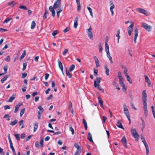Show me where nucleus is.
I'll return each instance as SVG.
<instances>
[{
  "mask_svg": "<svg viewBox=\"0 0 155 155\" xmlns=\"http://www.w3.org/2000/svg\"><path fill=\"white\" fill-rule=\"evenodd\" d=\"M8 77V75H6L4 77L2 78L1 80V81L2 83H3L5 81Z\"/></svg>",
  "mask_w": 155,
  "mask_h": 155,
  "instance_id": "21",
  "label": "nucleus"
},
{
  "mask_svg": "<svg viewBox=\"0 0 155 155\" xmlns=\"http://www.w3.org/2000/svg\"><path fill=\"white\" fill-rule=\"evenodd\" d=\"M26 55V51L24 50V51L22 53V54L21 56V57L20 58V61H21V60Z\"/></svg>",
  "mask_w": 155,
  "mask_h": 155,
  "instance_id": "25",
  "label": "nucleus"
},
{
  "mask_svg": "<svg viewBox=\"0 0 155 155\" xmlns=\"http://www.w3.org/2000/svg\"><path fill=\"white\" fill-rule=\"evenodd\" d=\"M97 70H95V69H94V75L95 76H97Z\"/></svg>",
  "mask_w": 155,
  "mask_h": 155,
  "instance_id": "57",
  "label": "nucleus"
},
{
  "mask_svg": "<svg viewBox=\"0 0 155 155\" xmlns=\"http://www.w3.org/2000/svg\"><path fill=\"white\" fill-rule=\"evenodd\" d=\"M106 52L107 53V57L108 58L111 57V56H110V53L109 51H106Z\"/></svg>",
  "mask_w": 155,
  "mask_h": 155,
  "instance_id": "64",
  "label": "nucleus"
},
{
  "mask_svg": "<svg viewBox=\"0 0 155 155\" xmlns=\"http://www.w3.org/2000/svg\"><path fill=\"white\" fill-rule=\"evenodd\" d=\"M49 76V74L48 73L45 74V79L46 80H47Z\"/></svg>",
  "mask_w": 155,
  "mask_h": 155,
  "instance_id": "63",
  "label": "nucleus"
},
{
  "mask_svg": "<svg viewBox=\"0 0 155 155\" xmlns=\"http://www.w3.org/2000/svg\"><path fill=\"white\" fill-rule=\"evenodd\" d=\"M4 73L5 74H6L7 73V70L8 69V68L7 66H5L4 67Z\"/></svg>",
  "mask_w": 155,
  "mask_h": 155,
  "instance_id": "56",
  "label": "nucleus"
},
{
  "mask_svg": "<svg viewBox=\"0 0 155 155\" xmlns=\"http://www.w3.org/2000/svg\"><path fill=\"white\" fill-rule=\"evenodd\" d=\"M5 60L7 61H10V57L9 56H7Z\"/></svg>",
  "mask_w": 155,
  "mask_h": 155,
  "instance_id": "59",
  "label": "nucleus"
},
{
  "mask_svg": "<svg viewBox=\"0 0 155 155\" xmlns=\"http://www.w3.org/2000/svg\"><path fill=\"white\" fill-rule=\"evenodd\" d=\"M144 144L145 146L146 150V154L147 155H148L149 152V148L148 145L147 144V143H145Z\"/></svg>",
  "mask_w": 155,
  "mask_h": 155,
  "instance_id": "20",
  "label": "nucleus"
},
{
  "mask_svg": "<svg viewBox=\"0 0 155 155\" xmlns=\"http://www.w3.org/2000/svg\"><path fill=\"white\" fill-rule=\"evenodd\" d=\"M19 107H20V106L18 105H17L15 106V111H14L15 113H16L17 112Z\"/></svg>",
  "mask_w": 155,
  "mask_h": 155,
  "instance_id": "44",
  "label": "nucleus"
},
{
  "mask_svg": "<svg viewBox=\"0 0 155 155\" xmlns=\"http://www.w3.org/2000/svg\"><path fill=\"white\" fill-rule=\"evenodd\" d=\"M136 10L137 12L143 14L146 16H147L149 15V13L147 11L145 10L143 8H137L136 9Z\"/></svg>",
  "mask_w": 155,
  "mask_h": 155,
  "instance_id": "3",
  "label": "nucleus"
},
{
  "mask_svg": "<svg viewBox=\"0 0 155 155\" xmlns=\"http://www.w3.org/2000/svg\"><path fill=\"white\" fill-rule=\"evenodd\" d=\"M119 79V83L123 87H124L125 86V84H124L123 82V78Z\"/></svg>",
  "mask_w": 155,
  "mask_h": 155,
  "instance_id": "23",
  "label": "nucleus"
},
{
  "mask_svg": "<svg viewBox=\"0 0 155 155\" xmlns=\"http://www.w3.org/2000/svg\"><path fill=\"white\" fill-rule=\"evenodd\" d=\"M143 109L144 112V115L147 117L148 115V110L147 109V104H143Z\"/></svg>",
  "mask_w": 155,
  "mask_h": 155,
  "instance_id": "8",
  "label": "nucleus"
},
{
  "mask_svg": "<svg viewBox=\"0 0 155 155\" xmlns=\"http://www.w3.org/2000/svg\"><path fill=\"white\" fill-rule=\"evenodd\" d=\"M61 4V2L58 1H56L54 4L53 7L54 9H56L58 8Z\"/></svg>",
  "mask_w": 155,
  "mask_h": 155,
  "instance_id": "12",
  "label": "nucleus"
},
{
  "mask_svg": "<svg viewBox=\"0 0 155 155\" xmlns=\"http://www.w3.org/2000/svg\"><path fill=\"white\" fill-rule=\"evenodd\" d=\"M101 78L100 77H97L96 80L94 81V86L95 87H97V85H99L101 82Z\"/></svg>",
  "mask_w": 155,
  "mask_h": 155,
  "instance_id": "7",
  "label": "nucleus"
},
{
  "mask_svg": "<svg viewBox=\"0 0 155 155\" xmlns=\"http://www.w3.org/2000/svg\"><path fill=\"white\" fill-rule=\"evenodd\" d=\"M127 72V69H126V70H124V74H125V76H127V75H128V74Z\"/></svg>",
  "mask_w": 155,
  "mask_h": 155,
  "instance_id": "58",
  "label": "nucleus"
},
{
  "mask_svg": "<svg viewBox=\"0 0 155 155\" xmlns=\"http://www.w3.org/2000/svg\"><path fill=\"white\" fill-rule=\"evenodd\" d=\"M134 26V23L132 22L131 25L129 26L127 29L129 35L130 36L131 35V32L133 30V27Z\"/></svg>",
  "mask_w": 155,
  "mask_h": 155,
  "instance_id": "6",
  "label": "nucleus"
},
{
  "mask_svg": "<svg viewBox=\"0 0 155 155\" xmlns=\"http://www.w3.org/2000/svg\"><path fill=\"white\" fill-rule=\"evenodd\" d=\"M15 97V95H13L12 96L10 97L9 98L8 101L9 102H12L13 101V100H14Z\"/></svg>",
  "mask_w": 155,
  "mask_h": 155,
  "instance_id": "26",
  "label": "nucleus"
},
{
  "mask_svg": "<svg viewBox=\"0 0 155 155\" xmlns=\"http://www.w3.org/2000/svg\"><path fill=\"white\" fill-rule=\"evenodd\" d=\"M87 139L91 142H93V140L92 138V136L91 134L90 133H89L88 134L87 136Z\"/></svg>",
  "mask_w": 155,
  "mask_h": 155,
  "instance_id": "14",
  "label": "nucleus"
},
{
  "mask_svg": "<svg viewBox=\"0 0 155 155\" xmlns=\"http://www.w3.org/2000/svg\"><path fill=\"white\" fill-rule=\"evenodd\" d=\"M98 102H99V104H100V106L101 107L103 108H104V106L103 105V101H102V100L99 97H98Z\"/></svg>",
  "mask_w": 155,
  "mask_h": 155,
  "instance_id": "18",
  "label": "nucleus"
},
{
  "mask_svg": "<svg viewBox=\"0 0 155 155\" xmlns=\"http://www.w3.org/2000/svg\"><path fill=\"white\" fill-rule=\"evenodd\" d=\"M144 77H145V81L148 84V86L150 87L151 84V81L147 76L145 75Z\"/></svg>",
  "mask_w": 155,
  "mask_h": 155,
  "instance_id": "13",
  "label": "nucleus"
},
{
  "mask_svg": "<svg viewBox=\"0 0 155 155\" xmlns=\"http://www.w3.org/2000/svg\"><path fill=\"white\" fill-rule=\"evenodd\" d=\"M69 130L71 132L72 134H74V130L73 128L71 126H70L69 127Z\"/></svg>",
  "mask_w": 155,
  "mask_h": 155,
  "instance_id": "45",
  "label": "nucleus"
},
{
  "mask_svg": "<svg viewBox=\"0 0 155 155\" xmlns=\"http://www.w3.org/2000/svg\"><path fill=\"white\" fill-rule=\"evenodd\" d=\"M99 51L100 53H101L103 51V48L102 47L101 45V43H99Z\"/></svg>",
  "mask_w": 155,
  "mask_h": 155,
  "instance_id": "38",
  "label": "nucleus"
},
{
  "mask_svg": "<svg viewBox=\"0 0 155 155\" xmlns=\"http://www.w3.org/2000/svg\"><path fill=\"white\" fill-rule=\"evenodd\" d=\"M72 104L71 101H69V105L68 106V109L70 112L72 114H73L74 112L72 108Z\"/></svg>",
  "mask_w": 155,
  "mask_h": 155,
  "instance_id": "11",
  "label": "nucleus"
},
{
  "mask_svg": "<svg viewBox=\"0 0 155 155\" xmlns=\"http://www.w3.org/2000/svg\"><path fill=\"white\" fill-rule=\"evenodd\" d=\"M27 74V73L25 72L23 73L22 74L21 78H25L26 77Z\"/></svg>",
  "mask_w": 155,
  "mask_h": 155,
  "instance_id": "51",
  "label": "nucleus"
},
{
  "mask_svg": "<svg viewBox=\"0 0 155 155\" xmlns=\"http://www.w3.org/2000/svg\"><path fill=\"white\" fill-rule=\"evenodd\" d=\"M87 8L90 13L92 17H93V15L92 10V9L90 7H87Z\"/></svg>",
  "mask_w": 155,
  "mask_h": 155,
  "instance_id": "30",
  "label": "nucleus"
},
{
  "mask_svg": "<svg viewBox=\"0 0 155 155\" xmlns=\"http://www.w3.org/2000/svg\"><path fill=\"white\" fill-rule=\"evenodd\" d=\"M35 146L39 148V143L38 141H37L35 142Z\"/></svg>",
  "mask_w": 155,
  "mask_h": 155,
  "instance_id": "61",
  "label": "nucleus"
},
{
  "mask_svg": "<svg viewBox=\"0 0 155 155\" xmlns=\"http://www.w3.org/2000/svg\"><path fill=\"white\" fill-rule=\"evenodd\" d=\"M124 113L126 114V116L127 117L128 119V120L129 121V124H130L131 123V120L130 118V115L128 110L125 111Z\"/></svg>",
  "mask_w": 155,
  "mask_h": 155,
  "instance_id": "15",
  "label": "nucleus"
},
{
  "mask_svg": "<svg viewBox=\"0 0 155 155\" xmlns=\"http://www.w3.org/2000/svg\"><path fill=\"white\" fill-rule=\"evenodd\" d=\"M126 77L127 81H129L130 84H132V81L130 76L129 75H127Z\"/></svg>",
  "mask_w": 155,
  "mask_h": 155,
  "instance_id": "34",
  "label": "nucleus"
},
{
  "mask_svg": "<svg viewBox=\"0 0 155 155\" xmlns=\"http://www.w3.org/2000/svg\"><path fill=\"white\" fill-rule=\"evenodd\" d=\"M66 75L69 78H71L72 77V75L71 74L69 73L68 70H66Z\"/></svg>",
  "mask_w": 155,
  "mask_h": 155,
  "instance_id": "37",
  "label": "nucleus"
},
{
  "mask_svg": "<svg viewBox=\"0 0 155 155\" xmlns=\"http://www.w3.org/2000/svg\"><path fill=\"white\" fill-rule=\"evenodd\" d=\"M131 132L132 136L136 139L139 137V135L137 132L136 129L132 128L131 129Z\"/></svg>",
  "mask_w": 155,
  "mask_h": 155,
  "instance_id": "1",
  "label": "nucleus"
},
{
  "mask_svg": "<svg viewBox=\"0 0 155 155\" xmlns=\"http://www.w3.org/2000/svg\"><path fill=\"white\" fill-rule=\"evenodd\" d=\"M36 24L34 21H33L31 24V29H34L35 26Z\"/></svg>",
  "mask_w": 155,
  "mask_h": 155,
  "instance_id": "27",
  "label": "nucleus"
},
{
  "mask_svg": "<svg viewBox=\"0 0 155 155\" xmlns=\"http://www.w3.org/2000/svg\"><path fill=\"white\" fill-rule=\"evenodd\" d=\"M96 66L97 67H100V65L99 64V60L95 61Z\"/></svg>",
  "mask_w": 155,
  "mask_h": 155,
  "instance_id": "50",
  "label": "nucleus"
},
{
  "mask_svg": "<svg viewBox=\"0 0 155 155\" xmlns=\"http://www.w3.org/2000/svg\"><path fill=\"white\" fill-rule=\"evenodd\" d=\"M49 9L50 11L51 12L52 16L54 17L55 15V12L54 10L55 9L52 6H50L49 7Z\"/></svg>",
  "mask_w": 155,
  "mask_h": 155,
  "instance_id": "10",
  "label": "nucleus"
},
{
  "mask_svg": "<svg viewBox=\"0 0 155 155\" xmlns=\"http://www.w3.org/2000/svg\"><path fill=\"white\" fill-rule=\"evenodd\" d=\"M106 69L105 73L107 76H109V69L107 68V65H106L104 67Z\"/></svg>",
  "mask_w": 155,
  "mask_h": 155,
  "instance_id": "24",
  "label": "nucleus"
},
{
  "mask_svg": "<svg viewBox=\"0 0 155 155\" xmlns=\"http://www.w3.org/2000/svg\"><path fill=\"white\" fill-rule=\"evenodd\" d=\"M118 77L119 79H123V78L122 77L121 72L119 71L118 72Z\"/></svg>",
  "mask_w": 155,
  "mask_h": 155,
  "instance_id": "47",
  "label": "nucleus"
},
{
  "mask_svg": "<svg viewBox=\"0 0 155 155\" xmlns=\"http://www.w3.org/2000/svg\"><path fill=\"white\" fill-rule=\"evenodd\" d=\"M124 111L128 110V109L127 107L126 104H124Z\"/></svg>",
  "mask_w": 155,
  "mask_h": 155,
  "instance_id": "62",
  "label": "nucleus"
},
{
  "mask_svg": "<svg viewBox=\"0 0 155 155\" xmlns=\"http://www.w3.org/2000/svg\"><path fill=\"white\" fill-rule=\"evenodd\" d=\"M78 25V23L77 21H74V27L76 28L77 27V26Z\"/></svg>",
  "mask_w": 155,
  "mask_h": 155,
  "instance_id": "54",
  "label": "nucleus"
},
{
  "mask_svg": "<svg viewBox=\"0 0 155 155\" xmlns=\"http://www.w3.org/2000/svg\"><path fill=\"white\" fill-rule=\"evenodd\" d=\"M12 19V18H6L3 22V23H7Z\"/></svg>",
  "mask_w": 155,
  "mask_h": 155,
  "instance_id": "35",
  "label": "nucleus"
},
{
  "mask_svg": "<svg viewBox=\"0 0 155 155\" xmlns=\"http://www.w3.org/2000/svg\"><path fill=\"white\" fill-rule=\"evenodd\" d=\"M70 29V28L69 27H67L66 28L63 30V32L64 33H66L68 31H69Z\"/></svg>",
  "mask_w": 155,
  "mask_h": 155,
  "instance_id": "52",
  "label": "nucleus"
},
{
  "mask_svg": "<svg viewBox=\"0 0 155 155\" xmlns=\"http://www.w3.org/2000/svg\"><path fill=\"white\" fill-rule=\"evenodd\" d=\"M82 123L84 124V126L86 130H87V122L84 118H83L82 120Z\"/></svg>",
  "mask_w": 155,
  "mask_h": 155,
  "instance_id": "19",
  "label": "nucleus"
},
{
  "mask_svg": "<svg viewBox=\"0 0 155 155\" xmlns=\"http://www.w3.org/2000/svg\"><path fill=\"white\" fill-rule=\"evenodd\" d=\"M110 5L111 7H110V9H113L115 7L113 3V2L112 1H110Z\"/></svg>",
  "mask_w": 155,
  "mask_h": 155,
  "instance_id": "40",
  "label": "nucleus"
},
{
  "mask_svg": "<svg viewBox=\"0 0 155 155\" xmlns=\"http://www.w3.org/2000/svg\"><path fill=\"white\" fill-rule=\"evenodd\" d=\"M43 139H42L40 141V146L41 147H42L43 146Z\"/></svg>",
  "mask_w": 155,
  "mask_h": 155,
  "instance_id": "55",
  "label": "nucleus"
},
{
  "mask_svg": "<svg viewBox=\"0 0 155 155\" xmlns=\"http://www.w3.org/2000/svg\"><path fill=\"white\" fill-rule=\"evenodd\" d=\"M19 8L20 9L25 10H26L28 9V8H26V7L25 6L23 5H20L19 6Z\"/></svg>",
  "mask_w": 155,
  "mask_h": 155,
  "instance_id": "43",
  "label": "nucleus"
},
{
  "mask_svg": "<svg viewBox=\"0 0 155 155\" xmlns=\"http://www.w3.org/2000/svg\"><path fill=\"white\" fill-rule=\"evenodd\" d=\"M58 66L59 68L61 70H62V69H63L62 63L60 62L59 60H58Z\"/></svg>",
  "mask_w": 155,
  "mask_h": 155,
  "instance_id": "32",
  "label": "nucleus"
},
{
  "mask_svg": "<svg viewBox=\"0 0 155 155\" xmlns=\"http://www.w3.org/2000/svg\"><path fill=\"white\" fill-rule=\"evenodd\" d=\"M142 27L144 28L146 30L149 32L151 31V26L148 25L145 23H142Z\"/></svg>",
  "mask_w": 155,
  "mask_h": 155,
  "instance_id": "4",
  "label": "nucleus"
},
{
  "mask_svg": "<svg viewBox=\"0 0 155 155\" xmlns=\"http://www.w3.org/2000/svg\"><path fill=\"white\" fill-rule=\"evenodd\" d=\"M58 11H57V16L58 18H59V14L63 10V9L62 8L61 9H58Z\"/></svg>",
  "mask_w": 155,
  "mask_h": 155,
  "instance_id": "39",
  "label": "nucleus"
},
{
  "mask_svg": "<svg viewBox=\"0 0 155 155\" xmlns=\"http://www.w3.org/2000/svg\"><path fill=\"white\" fill-rule=\"evenodd\" d=\"M38 108L39 110L38 111V114L41 115L44 111V109L41 106H38Z\"/></svg>",
  "mask_w": 155,
  "mask_h": 155,
  "instance_id": "16",
  "label": "nucleus"
},
{
  "mask_svg": "<svg viewBox=\"0 0 155 155\" xmlns=\"http://www.w3.org/2000/svg\"><path fill=\"white\" fill-rule=\"evenodd\" d=\"M121 141L122 142V143H123V144L127 143V141H126V139L125 137L124 136L123 137L122 139V140H121Z\"/></svg>",
  "mask_w": 155,
  "mask_h": 155,
  "instance_id": "31",
  "label": "nucleus"
},
{
  "mask_svg": "<svg viewBox=\"0 0 155 155\" xmlns=\"http://www.w3.org/2000/svg\"><path fill=\"white\" fill-rule=\"evenodd\" d=\"M68 51V49H65L62 53L64 55H65Z\"/></svg>",
  "mask_w": 155,
  "mask_h": 155,
  "instance_id": "53",
  "label": "nucleus"
},
{
  "mask_svg": "<svg viewBox=\"0 0 155 155\" xmlns=\"http://www.w3.org/2000/svg\"><path fill=\"white\" fill-rule=\"evenodd\" d=\"M81 150H77L75 152V153L74 154V155H79L81 153Z\"/></svg>",
  "mask_w": 155,
  "mask_h": 155,
  "instance_id": "41",
  "label": "nucleus"
},
{
  "mask_svg": "<svg viewBox=\"0 0 155 155\" xmlns=\"http://www.w3.org/2000/svg\"><path fill=\"white\" fill-rule=\"evenodd\" d=\"M138 35V31L137 28H136L134 30V42L135 43L137 42L136 40Z\"/></svg>",
  "mask_w": 155,
  "mask_h": 155,
  "instance_id": "9",
  "label": "nucleus"
},
{
  "mask_svg": "<svg viewBox=\"0 0 155 155\" xmlns=\"http://www.w3.org/2000/svg\"><path fill=\"white\" fill-rule=\"evenodd\" d=\"M117 126L118 127L121 128V129H122L123 130H124V128L122 125V124L120 123L119 121H118L117 122Z\"/></svg>",
  "mask_w": 155,
  "mask_h": 155,
  "instance_id": "22",
  "label": "nucleus"
},
{
  "mask_svg": "<svg viewBox=\"0 0 155 155\" xmlns=\"http://www.w3.org/2000/svg\"><path fill=\"white\" fill-rule=\"evenodd\" d=\"M105 51H109V47L108 44H107V41L106 40L105 41Z\"/></svg>",
  "mask_w": 155,
  "mask_h": 155,
  "instance_id": "17",
  "label": "nucleus"
},
{
  "mask_svg": "<svg viewBox=\"0 0 155 155\" xmlns=\"http://www.w3.org/2000/svg\"><path fill=\"white\" fill-rule=\"evenodd\" d=\"M74 147L77 149V150H81V147H80V146L77 143H75L74 144Z\"/></svg>",
  "mask_w": 155,
  "mask_h": 155,
  "instance_id": "28",
  "label": "nucleus"
},
{
  "mask_svg": "<svg viewBox=\"0 0 155 155\" xmlns=\"http://www.w3.org/2000/svg\"><path fill=\"white\" fill-rule=\"evenodd\" d=\"M26 87L24 86H23L22 88V90L23 92H24L26 91Z\"/></svg>",
  "mask_w": 155,
  "mask_h": 155,
  "instance_id": "60",
  "label": "nucleus"
},
{
  "mask_svg": "<svg viewBox=\"0 0 155 155\" xmlns=\"http://www.w3.org/2000/svg\"><path fill=\"white\" fill-rule=\"evenodd\" d=\"M27 66V64L26 63H23V68L22 69V70L23 71H24L26 69Z\"/></svg>",
  "mask_w": 155,
  "mask_h": 155,
  "instance_id": "49",
  "label": "nucleus"
},
{
  "mask_svg": "<svg viewBox=\"0 0 155 155\" xmlns=\"http://www.w3.org/2000/svg\"><path fill=\"white\" fill-rule=\"evenodd\" d=\"M92 28L91 25L89 28L87 30L88 37L90 39H91L93 37V34L92 33Z\"/></svg>",
  "mask_w": 155,
  "mask_h": 155,
  "instance_id": "5",
  "label": "nucleus"
},
{
  "mask_svg": "<svg viewBox=\"0 0 155 155\" xmlns=\"http://www.w3.org/2000/svg\"><path fill=\"white\" fill-rule=\"evenodd\" d=\"M58 33V30H54L53 31V32L52 33V35L54 36L55 35H56Z\"/></svg>",
  "mask_w": 155,
  "mask_h": 155,
  "instance_id": "48",
  "label": "nucleus"
},
{
  "mask_svg": "<svg viewBox=\"0 0 155 155\" xmlns=\"http://www.w3.org/2000/svg\"><path fill=\"white\" fill-rule=\"evenodd\" d=\"M142 100L143 104H147V94L146 92V91L144 90L142 92Z\"/></svg>",
  "mask_w": 155,
  "mask_h": 155,
  "instance_id": "2",
  "label": "nucleus"
},
{
  "mask_svg": "<svg viewBox=\"0 0 155 155\" xmlns=\"http://www.w3.org/2000/svg\"><path fill=\"white\" fill-rule=\"evenodd\" d=\"M38 128V124L37 123H35L34 124V132H35L36 130Z\"/></svg>",
  "mask_w": 155,
  "mask_h": 155,
  "instance_id": "29",
  "label": "nucleus"
},
{
  "mask_svg": "<svg viewBox=\"0 0 155 155\" xmlns=\"http://www.w3.org/2000/svg\"><path fill=\"white\" fill-rule=\"evenodd\" d=\"M75 67V66L74 64H72L71 66H70L69 68V71L70 72L72 71H73Z\"/></svg>",
  "mask_w": 155,
  "mask_h": 155,
  "instance_id": "36",
  "label": "nucleus"
},
{
  "mask_svg": "<svg viewBox=\"0 0 155 155\" xmlns=\"http://www.w3.org/2000/svg\"><path fill=\"white\" fill-rule=\"evenodd\" d=\"M18 122V120L15 119L13 121H12L10 124L11 126H13L15 125Z\"/></svg>",
  "mask_w": 155,
  "mask_h": 155,
  "instance_id": "33",
  "label": "nucleus"
},
{
  "mask_svg": "<svg viewBox=\"0 0 155 155\" xmlns=\"http://www.w3.org/2000/svg\"><path fill=\"white\" fill-rule=\"evenodd\" d=\"M25 108H23L21 110L20 112V116L21 117L22 116V115L25 113Z\"/></svg>",
  "mask_w": 155,
  "mask_h": 155,
  "instance_id": "42",
  "label": "nucleus"
},
{
  "mask_svg": "<svg viewBox=\"0 0 155 155\" xmlns=\"http://www.w3.org/2000/svg\"><path fill=\"white\" fill-rule=\"evenodd\" d=\"M19 134H15V137L16 139L17 140L19 141L20 140V137H19Z\"/></svg>",
  "mask_w": 155,
  "mask_h": 155,
  "instance_id": "46",
  "label": "nucleus"
}]
</instances>
